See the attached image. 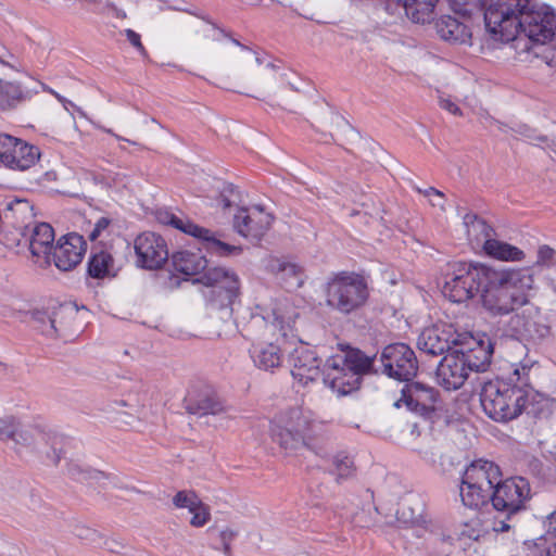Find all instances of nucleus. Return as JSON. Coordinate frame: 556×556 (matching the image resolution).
Segmentation results:
<instances>
[{
	"mask_svg": "<svg viewBox=\"0 0 556 556\" xmlns=\"http://www.w3.org/2000/svg\"><path fill=\"white\" fill-rule=\"evenodd\" d=\"M0 440L12 441L16 446L26 447L46 456L55 466L62 458L64 440L61 435L34 427H25L12 415L0 416Z\"/></svg>",
	"mask_w": 556,
	"mask_h": 556,
	"instance_id": "nucleus-3",
	"label": "nucleus"
},
{
	"mask_svg": "<svg viewBox=\"0 0 556 556\" xmlns=\"http://www.w3.org/2000/svg\"><path fill=\"white\" fill-rule=\"evenodd\" d=\"M250 356L254 365L265 371H274L283 362L280 346L273 342L253 343L250 349Z\"/></svg>",
	"mask_w": 556,
	"mask_h": 556,
	"instance_id": "nucleus-28",
	"label": "nucleus"
},
{
	"mask_svg": "<svg viewBox=\"0 0 556 556\" xmlns=\"http://www.w3.org/2000/svg\"><path fill=\"white\" fill-rule=\"evenodd\" d=\"M416 190L428 198L432 206L439 207L443 212L445 211V195L443 192L433 187L427 189L416 188Z\"/></svg>",
	"mask_w": 556,
	"mask_h": 556,
	"instance_id": "nucleus-47",
	"label": "nucleus"
},
{
	"mask_svg": "<svg viewBox=\"0 0 556 556\" xmlns=\"http://www.w3.org/2000/svg\"><path fill=\"white\" fill-rule=\"evenodd\" d=\"M459 337L452 325L439 323L422 330L417 346L427 355L438 356L450 351L452 345H458Z\"/></svg>",
	"mask_w": 556,
	"mask_h": 556,
	"instance_id": "nucleus-18",
	"label": "nucleus"
},
{
	"mask_svg": "<svg viewBox=\"0 0 556 556\" xmlns=\"http://www.w3.org/2000/svg\"><path fill=\"white\" fill-rule=\"evenodd\" d=\"M202 501L194 491L182 490L173 497V504L176 508H187L189 511L194 509Z\"/></svg>",
	"mask_w": 556,
	"mask_h": 556,
	"instance_id": "nucleus-44",
	"label": "nucleus"
},
{
	"mask_svg": "<svg viewBox=\"0 0 556 556\" xmlns=\"http://www.w3.org/2000/svg\"><path fill=\"white\" fill-rule=\"evenodd\" d=\"M485 0H448L451 9L462 16L470 17L484 12Z\"/></svg>",
	"mask_w": 556,
	"mask_h": 556,
	"instance_id": "nucleus-41",
	"label": "nucleus"
},
{
	"mask_svg": "<svg viewBox=\"0 0 556 556\" xmlns=\"http://www.w3.org/2000/svg\"><path fill=\"white\" fill-rule=\"evenodd\" d=\"M480 526V520L478 518L472 519L470 523H466L465 527L467 530L462 531V535H465L472 540H478L480 536V529L478 528Z\"/></svg>",
	"mask_w": 556,
	"mask_h": 556,
	"instance_id": "nucleus-53",
	"label": "nucleus"
},
{
	"mask_svg": "<svg viewBox=\"0 0 556 556\" xmlns=\"http://www.w3.org/2000/svg\"><path fill=\"white\" fill-rule=\"evenodd\" d=\"M273 216L260 206L240 207L233 216L236 231L251 240H261L270 227Z\"/></svg>",
	"mask_w": 556,
	"mask_h": 556,
	"instance_id": "nucleus-19",
	"label": "nucleus"
},
{
	"mask_svg": "<svg viewBox=\"0 0 556 556\" xmlns=\"http://www.w3.org/2000/svg\"><path fill=\"white\" fill-rule=\"evenodd\" d=\"M106 8L113 12L115 17L122 20L126 17V13L123 10L118 9L113 2H108Z\"/></svg>",
	"mask_w": 556,
	"mask_h": 556,
	"instance_id": "nucleus-62",
	"label": "nucleus"
},
{
	"mask_svg": "<svg viewBox=\"0 0 556 556\" xmlns=\"http://www.w3.org/2000/svg\"><path fill=\"white\" fill-rule=\"evenodd\" d=\"M529 8L530 0H488L484 8L485 27L494 39L513 41L517 39L516 24Z\"/></svg>",
	"mask_w": 556,
	"mask_h": 556,
	"instance_id": "nucleus-6",
	"label": "nucleus"
},
{
	"mask_svg": "<svg viewBox=\"0 0 556 556\" xmlns=\"http://www.w3.org/2000/svg\"><path fill=\"white\" fill-rule=\"evenodd\" d=\"M30 99V91L18 81L0 79V111L10 112Z\"/></svg>",
	"mask_w": 556,
	"mask_h": 556,
	"instance_id": "nucleus-30",
	"label": "nucleus"
},
{
	"mask_svg": "<svg viewBox=\"0 0 556 556\" xmlns=\"http://www.w3.org/2000/svg\"><path fill=\"white\" fill-rule=\"evenodd\" d=\"M328 122H329L331 125H332V124H334V123H336L337 125H339L340 123H345V122H344V119H343L341 116H339L338 114L332 113V112H330V113L328 114V116L325 118V122L323 123V124H324V126H326Z\"/></svg>",
	"mask_w": 556,
	"mask_h": 556,
	"instance_id": "nucleus-61",
	"label": "nucleus"
},
{
	"mask_svg": "<svg viewBox=\"0 0 556 556\" xmlns=\"http://www.w3.org/2000/svg\"><path fill=\"white\" fill-rule=\"evenodd\" d=\"M291 375L303 386L314 381L323 374L321 359L314 348L300 343L290 354Z\"/></svg>",
	"mask_w": 556,
	"mask_h": 556,
	"instance_id": "nucleus-21",
	"label": "nucleus"
},
{
	"mask_svg": "<svg viewBox=\"0 0 556 556\" xmlns=\"http://www.w3.org/2000/svg\"><path fill=\"white\" fill-rule=\"evenodd\" d=\"M545 525L547 532L556 535V510L547 517Z\"/></svg>",
	"mask_w": 556,
	"mask_h": 556,
	"instance_id": "nucleus-60",
	"label": "nucleus"
},
{
	"mask_svg": "<svg viewBox=\"0 0 556 556\" xmlns=\"http://www.w3.org/2000/svg\"><path fill=\"white\" fill-rule=\"evenodd\" d=\"M87 243L83 236L71 232L62 236L54 245L51 260L62 271L74 269L83 260Z\"/></svg>",
	"mask_w": 556,
	"mask_h": 556,
	"instance_id": "nucleus-20",
	"label": "nucleus"
},
{
	"mask_svg": "<svg viewBox=\"0 0 556 556\" xmlns=\"http://www.w3.org/2000/svg\"><path fill=\"white\" fill-rule=\"evenodd\" d=\"M509 320L505 334L509 337L525 336L529 331V318L525 314H519L518 311L509 314Z\"/></svg>",
	"mask_w": 556,
	"mask_h": 556,
	"instance_id": "nucleus-42",
	"label": "nucleus"
},
{
	"mask_svg": "<svg viewBox=\"0 0 556 556\" xmlns=\"http://www.w3.org/2000/svg\"><path fill=\"white\" fill-rule=\"evenodd\" d=\"M554 255H555V250L553 248H551L549 245H546V244L541 245L538 250L536 264L545 265L549 261H552Z\"/></svg>",
	"mask_w": 556,
	"mask_h": 556,
	"instance_id": "nucleus-52",
	"label": "nucleus"
},
{
	"mask_svg": "<svg viewBox=\"0 0 556 556\" xmlns=\"http://www.w3.org/2000/svg\"><path fill=\"white\" fill-rule=\"evenodd\" d=\"M453 546L454 543L451 535H434L427 543L428 556H450Z\"/></svg>",
	"mask_w": 556,
	"mask_h": 556,
	"instance_id": "nucleus-40",
	"label": "nucleus"
},
{
	"mask_svg": "<svg viewBox=\"0 0 556 556\" xmlns=\"http://www.w3.org/2000/svg\"><path fill=\"white\" fill-rule=\"evenodd\" d=\"M505 515L504 519L496 520L494 522V530L496 532H507L509 530H514L518 526V519L510 518L508 513H503Z\"/></svg>",
	"mask_w": 556,
	"mask_h": 556,
	"instance_id": "nucleus-49",
	"label": "nucleus"
},
{
	"mask_svg": "<svg viewBox=\"0 0 556 556\" xmlns=\"http://www.w3.org/2000/svg\"><path fill=\"white\" fill-rule=\"evenodd\" d=\"M517 39L523 35L531 42L544 45L555 36L556 15L544 8H538L531 2L516 24Z\"/></svg>",
	"mask_w": 556,
	"mask_h": 556,
	"instance_id": "nucleus-12",
	"label": "nucleus"
},
{
	"mask_svg": "<svg viewBox=\"0 0 556 556\" xmlns=\"http://www.w3.org/2000/svg\"><path fill=\"white\" fill-rule=\"evenodd\" d=\"M230 40L244 52L242 61L247 66L240 70L239 77L241 80L255 87H268L271 81L277 79L278 73L274 63L265 62L237 39L231 38Z\"/></svg>",
	"mask_w": 556,
	"mask_h": 556,
	"instance_id": "nucleus-17",
	"label": "nucleus"
},
{
	"mask_svg": "<svg viewBox=\"0 0 556 556\" xmlns=\"http://www.w3.org/2000/svg\"><path fill=\"white\" fill-rule=\"evenodd\" d=\"M195 281L210 288L206 296L218 308L230 307L240 293L238 275L225 267L208 268Z\"/></svg>",
	"mask_w": 556,
	"mask_h": 556,
	"instance_id": "nucleus-9",
	"label": "nucleus"
},
{
	"mask_svg": "<svg viewBox=\"0 0 556 556\" xmlns=\"http://www.w3.org/2000/svg\"><path fill=\"white\" fill-rule=\"evenodd\" d=\"M274 319L271 327L279 329L281 334L286 337L288 331L294 328L296 319L300 317V313L296 307L289 301L281 302L273 311Z\"/></svg>",
	"mask_w": 556,
	"mask_h": 556,
	"instance_id": "nucleus-34",
	"label": "nucleus"
},
{
	"mask_svg": "<svg viewBox=\"0 0 556 556\" xmlns=\"http://www.w3.org/2000/svg\"><path fill=\"white\" fill-rule=\"evenodd\" d=\"M469 371H485L491 364L493 344L490 338H471L468 346L454 350Z\"/></svg>",
	"mask_w": 556,
	"mask_h": 556,
	"instance_id": "nucleus-24",
	"label": "nucleus"
},
{
	"mask_svg": "<svg viewBox=\"0 0 556 556\" xmlns=\"http://www.w3.org/2000/svg\"><path fill=\"white\" fill-rule=\"evenodd\" d=\"M530 370L529 366H518L506 378L483 383L480 402L491 419L506 422L521 415L532 392Z\"/></svg>",
	"mask_w": 556,
	"mask_h": 556,
	"instance_id": "nucleus-1",
	"label": "nucleus"
},
{
	"mask_svg": "<svg viewBox=\"0 0 556 556\" xmlns=\"http://www.w3.org/2000/svg\"><path fill=\"white\" fill-rule=\"evenodd\" d=\"M125 35L128 39V41L136 48L138 49V51L142 54V55H146L147 54V51L143 47V45L141 43V37L138 33H136L135 30L132 29H126L125 30Z\"/></svg>",
	"mask_w": 556,
	"mask_h": 556,
	"instance_id": "nucleus-54",
	"label": "nucleus"
},
{
	"mask_svg": "<svg viewBox=\"0 0 556 556\" xmlns=\"http://www.w3.org/2000/svg\"><path fill=\"white\" fill-rule=\"evenodd\" d=\"M134 249L137 266L155 270L168 260L166 241L155 232H142L135 239Z\"/></svg>",
	"mask_w": 556,
	"mask_h": 556,
	"instance_id": "nucleus-16",
	"label": "nucleus"
},
{
	"mask_svg": "<svg viewBox=\"0 0 556 556\" xmlns=\"http://www.w3.org/2000/svg\"><path fill=\"white\" fill-rule=\"evenodd\" d=\"M531 498V488L527 479L514 477L506 480L500 479L492 492L491 503L498 513H508L510 518H516L526 510V503Z\"/></svg>",
	"mask_w": 556,
	"mask_h": 556,
	"instance_id": "nucleus-10",
	"label": "nucleus"
},
{
	"mask_svg": "<svg viewBox=\"0 0 556 556\" xmlns=\"http://www.w3.org/2000/svg\"><path fill=\"white\" fill-rule=\"evenodd\" d=\"M174 270L186 276H195L207 267L206 258L200 253L179 251L172 255Z\"/></svg>",
	"mask_w": 556,
	"mask_h": 556,
	"instance_id": "nucleus-31",
	"label": "nucleus"
},
{
	"mask_svg": "<svg viewBox=\"0 0 556 556\" xmlns=\"http://www.w3.org/2000/svg\"><path fill=\"white\" fill-rule=\"evenodd\" d=\"M192 517L190 525L194 528H200L206 525L211 519L210 507L201 502L194 509L190 511Z\"/></svg>",
	"mask_w": 556,
	"mask_h": 556,
	"instance_id": "nucleus-46",
	"label": "nucleus"
},
{
	"mask_svg": "<svg viewBox=\"0 0 556 556\" xmlns=\"http://www.w3.org/2000/svg\"><path fill=\"white\" fill-rule=\"evenodd\" d=\"M440 400L439 391L426 383L414 381L404 386L401 397L395 403L397 407L404 404L409 410L432 420L437 414V403Z\"/></svg>",
	"mask_w": 556,
	"mask_h": 556,
	"instance_id": "nucleus-14",
	"label": "nucleus"
},
{
	"mask_svg": "<svg viewBox=\"0 0 556 556\" xmlns=\"http://www.w3.org/2000/svg\"><path fill=\"white\" fill-rule=\"evenodd\" d=\"M309 421L299 409L290 410L270 426V435L281 448L295 451L306 444Z\"/></svg>",
	"mask_w": 556,
	"mask_h": 556,
	"instance_id": "nucleus-11",
	"label": "nucleus"
},
{
	"mask_svg": "<svg viewBox=\"0 0 556 556\" xmlns=\"http://www.w3.org/2000/svg\"><path fill=\"white\" fill-rule=\"evenodd\" d=\"M34 218V205L26 199L11 200L3 210V224L20 230L22 236H26L25 230Z\"/></svg>",
	"mask_w": 556,
	"mask_h": 556,
	"instance_id": "nucleus-26",
	"label": "nucleus"
},
{
	"mask_svg": "<svg viewBox=\"0 0 556 556\" xmlns=\"http://www.w3.org/2000/svg\"><path fill=\"white\" fill-rule=\"evenodd\" d=\"M464 479L478 484L482 489L493 492L494 488L502 478L500 467L490 460L478 459L472 462L465 470Z\"/></svg>",
	"mask_w": 556,
	"mask_h": 556,
	"instance_id": "nucleus-25",
	"label": "nucleus"
},
{
	"mask_svg": "<svg viewBox=\"0 0 556 556\" xmlns=\"http://www.w3.org/2000/svg\"><path fill=\"white\" fill-rule=\"evenodd\" d=\"M212 31L213 40H219L222 37H228V35L223 29L216 28L215 26L212 27Z\"/></svg>",
	"mask_w": 556,
	"mask_h": 556,
	"instance_id": "nucleus-64",
	"label": "nucleus"
},
{
	"mask_svg": "<svg viewBox=\"0 0 556 556\" xmlns=\"http://www.w3.org/2000/svg\"><path fill=\"white\" fill-rule=\"evenodd\" d=\"M439 104L443 110H446L447 112H450L453 115H456V116L462 115V110L458 108V105L456 103H454L448 98L440 97Z\"/></svg>",
	"mask_w": 556,
	"mask_h": 556,
	"instance_id": "nucleus-55",
	"label": "nucleus"
},
{
	"mask_svg": "<svg viewBox=\"0 0 556 556\" xmlns=\"http://www.w3.org/2000/svg\"><path fill=\"white\" fill-rule=\"evenodd\" d=\"M267 269L286 289H298L304 283L303 270L295 263L274 257L268 261Z\"/></svg>",
	"mask_w": 556,
	"mask_h": 556,
	"instance_id": "nucleus-29",
	"label": "nucleus"
},
{
	"mask_svg": "<svg viewBox=\"0 0 556 556\" xmlns=\"http://www.w3.org/2000/svg\"><path fill=\"white\" fill-rule=\"evenodd\" d=\"M66 473L70 478L78 482L94 480L97 482L105 480L109 476L100 470L84 466L78 462L71 460L66 464Z\"/></svg>",
	"mask_w": 556,
	"mask_h": 556,
	"instance_id": "nucleus-38",
	"label": "nucleus"
},
{
	"mask_svg": "<svg viewBox=\"0 0 556 556\" xmlns=\"http://www.w3.org/2000/svg\"><path fill=\"white\" fill-rule=\"evenodd\" d=\"M464 224L467 228L468 238L476 241L477 244L482 243L483 245L486 240L492 239L495 235L493 227L476 214H466Z\"/></svg>",
	"mask_w": 556,
	"mask_h": 556,
	"instance_id": "nucleus-36",
	"label": "nucleus"
},
{
	"mask_svg": "<svg viewBox=\"0 0 556 556\" xmlns=\"http://www.w3.org/2000/svg\"><path fill=\"white\" fill-rule=\"evenodd\" d=\"M483 251L486 255L505 262H517L525 257L523 251L519 248L494 238L484 242Z\"/></svg>",
	"mask_w": 556,
	"mask_h": 556,
	"instance_id": "nucleus-33",
	"label": "nucleus"
},
{
	"mask_svg": "<svg viewBox=\"0 0 556 556\" xmlns=\"http://www.w3.org/2000/svg\"><path fill=\"white\" fill-rule=\"evenodd\" d=\"M437 380L446 390H457L468 378L469 370L455 351L445 355L437 368Z\"/></svg>",
	"mask_w": 556,
	"mask_h": 556,
	"instance_id": "nucleus-23",
	"label": "nucleus"
},
{
	"mask_svg": "<svg viewBox=\"0 0 556 556\" xmlns=\"http://www.w3.org/2000/svg\"><path fill=\"white\" fill-rule=\"evenodd\" d=\"M516 275L490 269L481 291L483 308L491 316L509 315L528 303L526 293L516 286Z\"/></svg>",
	"mask_w": 556,
	"mask_h": 556,
	"instance_id": "nucleus-4",
	"label": "nucleus"
},
{
	"mask_svg": "<svg viewBox=\"0 0 556 556\" xmlns=\"http://www.w3.org/2000/svg\"><path fill=\"white\" fill-rule=\"evenodd\" d=\"M113 256L106 251H100L90 256L88 274L92 278L101 279L106 276H115Z\"/></svg>",
	"mask_w": 556,
	"mask_h": 556,
	"instance_id": "nucleus-37",
	"label": "nucleus"
},
{
	"mask_svg": "<svg viewBox=\"0 0 556 556\" xmlns=\"http://www.w3.org/2000/svg\"><path fill=\"white\" fill-rule=\"evenodd\" d=\"M26 242L33 256H43L47 264L51 262V251L53 250L54 230L48 223H38L34 226Z\"/></svg>",
	"mask_w": 556,
	"mask_h": 556,
	"instance_id": "nucleus-27",
	"label": "nucleus"
},
{
	"mask_svg": "<svg viewBox=\"0 0 556 556\" xmlns=\"http://www.w3.org/2000/svg\"><path fill=\"white\" fill-rule=\"evenodd\" d=\"M374 358L358 349L329 357L323 368V381L339 396L359 389L362 377L371 371Z\"/></svg>",
	"mask_w": 556,
	"mask_h": 556,
	"instance_id": "nucleus-2",
	"label": "nucleus"
},
{
	"mask_svg": "<svg viewBox=\"0 0 556 556\" xmlns=\"http://www.w3.org/2000/svg\"><path fill=\"white\" fill-rule=\"evenodd\" d=\"M241 201V197L237 188L232 184H224L219 191L218 202L224 208H228Z\"/></svg>",
	"mask_w": 556,
	"mask_h": 556,
	"instance_id": "nucleus-45",
	"label": "nucleus"
},
{
	"mask_svg": "<svg viewBox=\"0 0 556 556\" xmlns=\"http://www.w3.org/2000/svg\"><path fill=\"white\" fill-rule=\"evenodd\" d=\"M65 312L63 309L53 312L52 316L49 317L50 328L43 332L47 336H55L65 338L67 336V325L64 323Z\"/></svg>",
	"mask_w": 556,
	"mask_h": 556,
	"instance_id": "nucleus-43",
	"label": "nucleus"
},
{
	"mask_svg": "<svg viewBox=\"0 0 556 556\" xmlns=\"http://www.w3.org/2000/svg\"><path fill=\"white\" fill-rule=\"evenodd\" d=\"M110 225V219L105 218V217H101L100 219H98V222L96 223L94 225V228L92 229V231L89 233V238L90 240H96L100 233L108 228V226Z\"/></svg>",
	"mask_w": 556,
	"mask_h": 556,
	"instance_id": "nucleus-57",
	"label": "nucleus"
},
{
	"mask_svg": "<svg viewBox=\"0 0 556 556\" xmlns=\"http://www.w3.org/2000/svg\"><path fill=\"white\" fill-rule=\"evenodd\" d=\"M237 531L226 528L219 532V539L222 544L231 543L237 536Z\"/></svg>",
	"mask_w": 556,
	"mask_h": 556,
	"instance_id": "nucleus-58",
	"label": "nucleus"
},
{
	"mask_svg": "<svg viewBox=\"0 0 556 556\" xmlns=\"http://www.w3.org/2000/svg\"><path fill=\"white\" fill-rule=\"evenodd\" d=\"M333 468L330 473L336 477L338 483L352 478L355 473V466L353 459L344 453H338L332 458Z\"/></svg>",
	"mask_w": 556,
	"mask_h": 556,
	"instance_id": "nucleus-39",
	"label": "nucleus"
},
{
	"mask_svg": "<svg viewBox=\"0 0 556 556\" xmlns=\"http://www.w3.org/2000/svg\"><path fill=\"white\" fill-rule=\"evenodd\" d=\"M157 219L162 224L170 225L174 228L194 237L211 254L227 257L231 255H240L242 253L241 245L229 244L223 240L225 238L224 232H216L208 228L201 227L190 219L178 217L168 211L159 212Z\"/></svg>",
	"mask_w": 556,
	"mask_h": 556,
	"instance_id": "nucleus-8",
	"label": "nucleus"
},
{
	"mask_svg": "<svg viewBox=\"0 0 556 556\" xmlns=\"http://www.w3.org/2000/svg\"><path fill=\"white\" fill-rule=\"evenodd\" d=\"M547 54L544 55L547 65L552 67H556V51L546 50Z\"/></svg>",
	"mask_w": 556,
	"mask_h": 556,
	"instance_id": "nucleus-63",
	"label": "nucleus"
},
{
	"mask_svg": "<svg viewBox=\"0 0 556 556\" xmlns=\"http://www.w3.org/2000/svg\"><path fill=\"white\" fill-rule=\"evenodd\" d=\"M382 372L400 381H410L418 371L415 352L405 343L389 344L382 350Z\"/></svg>",
	"mask_w": 556,
	"mask_h": 556,
	"instance_id": "nucleus-13",
	"label": "nucleus"
},
{
	"mask_svg": "<svg viewBox=\"0 0 556 556\" xmlns=\"http://www.w3.org/2000/svg\"><path fill=\"white\" fill-rule=\"evenodd\" d=\"M435 28L442 39L451 42H464L469 35L467 27L450 15L439 20Z\"/></svg>",
	"mask_w": 556,
	"mask_h": 556,
	"instance_id": "nucleus-35",
	"label": "nucleus"
},
{
	"mask_svg": "<svg viewBox=\"0 0 556 556\" xmlns=\"http://www.w3.org/2000/svg\"><path fill=\"white\" fill-rule=\"evenodd\" d=\"M490 267L467 263L456 264L445 277L442 293L454 303H464L482 291Z\"/></svg>",
	"mask_w": 556,
	"mask_h": 556,
	"instance_id": "nucleus-7",
	"label": "nucleus"
},
{
	"mask_svg": "<svg viewBox=\"0 0 556 556\" xmlns=\"http://www.w3.org/2000/svg\"><path fill=\"white\" fill-rule=\"evenodd\" d=\"M58 180V174L54 170H48L37 178V182L40 187L55 190L53 185Z\"/></svg>",
	"mask_w": 556,
	"mask_h": 556,
	"instance_id": "nucleus-50",
	"label": "nucleus"
},
{
	"mask_svg": "<svg viewBox=\"0 0 556 556\" xmlns=\"http://www.w3.org/2000/svg\"><path fill=\"white\" fill-rule=\"evenodd\" d=\"M513 130L515 131V129ZM516 132L533 142L545 143L548 141L546 136H536L534 131L526 125L519 126L518 129H516Z\"/></svg>",
	"mask_w": 556,
	"mask_h": 556,
	"instance_id": "nucleus-51",
	"label": "nucleus"
},
{
	"mask_svg": "<svg viewBox=\"0 0 556 556\" xmlns=\"http://www.w3.org/2000/svg\"><path fill=\"white\" fill-rule=\"evenodd\" d=\"M75 535L83 541L97 545H101L103 540L102 535L97 530L86 526L75 527Z\"/></svg>",
	"mask_w": 556,
	"mask_h": 556,
	"instance_id": "nucleus-48",
	"label": "nucleus"
},
{
	"mask_svg": "<svg viewBox=\"0 0 556 556\" xmlns=\"http://www.w3.org/2000/svg\"><path fill=\"white\" fill-rule=\"evenodd\" d=\"M184 407L198 417L217 416L227 412L224 401L210 389L189 391L184 400Z\"/></svg>",
	"mask_w": 556,
	"mask_h": 556,
	"instance_id": "nucleus-22",
	"label": "nucleus"
},
{
	"mask_svg": "<svg viewBox=\"0 0 556 556\" xmlns=\"http://www.w3.org/2000/svg\"><path fill=\"white\" fill-rule=\"evenodd\" d=\"M116 413L118 416L115 418V421L126 425V426L132 425L135 417L131 414L119 412V410H116Z\"/></svg>",
	"mask_w": 556,
	"mask_h": 556,
	"instance_id": "nucleus-59",
	"label": "nucleus"
},
{
	"mask_svg": "<svg viewBox=\"0 0 556 556\" xmlns=\"http://www.w3.org/2000/svg\"><path fill=\"white\" fill-rule=\"evenodd\" d=\"M40 157V150L13 136L0 135V161L12 169L30 168Z\"/></svg>",
	"mask_w": 556,
	"mask_h": 556,
	"instance_id": "nucleus-15",
	"label": "nucleus"
},
{
	"mask_svg": "<svg viewBox=\"0 0 556 556\" xmlns=\"http://www.w3.org/2000/svg\"><path fill=\"white\" fill-rule=\"evenodd\" d=\"M459 493L463 504L471 509L481 508L491 502L492 498V492L488 491V489H482L464 478H462Z\"/></svg>",
	"mask_w": 556,
	"mask_h": 556,
	"instance_id": "nucleus-32",
	"label": "nucleus"
},
{
	"mask_svg": "<svg viewBox=\"0 0 556 556\" xmlns=\"http://www.w3.org/2000/svg\"><path fill=\"white\" fill-rule=\"evenodd\" d=\"M327 305L342 314H351L368 300V285L363 276L354 271L333 274L325 286Z\"/></svg>",
	"mask_w": 556,
	"mask_h": 556,
	"instance_id": "nucleus-5",
	"label": "nucleus"
},
{
	"mask_svg": "<svg viewBox=\"0 0 556 556\" xmlns=\"http://www.w3.org/2000/svg\"><path fill=\"white\" fill-rule=\"evenodd\" d=\"M0 63L9 66L10 68L17 70L16 58L4 48L2 49V52H0Z\"/></svg>",
	"mask_w": 556,
	"mask_h": 556,
	"instance_id": "nucleus-56",
	"label": "nucleus"
}]
</instances>
